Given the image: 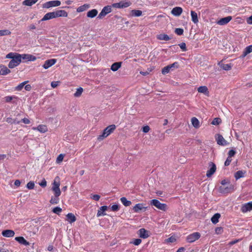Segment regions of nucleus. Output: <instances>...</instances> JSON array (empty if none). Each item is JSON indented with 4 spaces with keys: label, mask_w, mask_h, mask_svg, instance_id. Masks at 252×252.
Returning <instances> with one entry per match:
<instances>
[{
    "label": "nucleus",
    "mask_w": 252,
    "mask_h": 252,
    "mask_svg": "<svg viewBox=\"0 0 252 252\" xmlns=\"http://www.w3.org/2000/svg\"><path fill=\"white\" fill-rule=\"evenodd\" d=\"M116 126L115 125H111L107 126L104 130L102 134L98 136L97 139L98 140H102L111 134L116 129Z\"/></svg>",
    "instance_id": "nucleus-1"
},
{
    "label": "nucleus",
    "mask_w": 252,
    "mask_h": 252,
    "mask_svg": "<svg viewBox=\"0 0 252 252\" xmlns=\"http://www.w3.org/2000/svg\"><path fill=\"white\" fill-rule=\"evenodd\" d=\"M68 13L64 10H58L52 12H48V20L60 17H66Z\"/></svg>",
    "instance_id": "nucleus-2"
},
{
    "label": "nucleus",
    "mask_w": 252,
    "mask_h": 252,
    "mask_svg": "<svg viewBox=\"0 0 252 252\" xmlns=\"http://www.w3.org/2000/svg\"><path fill=\"white\" fill-rule=\"evenodd\" d=\"M61 184V179L59 176H56L52 184L51 190L53 192L61 193L60 186Z\"/></svg>",
    "instance_id": "nucleus-3"
},
{
    "label": "nucleus",
    "mask_w": 252,
    "mask_h": 252,
    "mask_svg": "<svg viewBox=\"0 0 252 252\" xmlns=\"http://www.w3.org/2000/svg\"><path fill=\"white\" fill-rule=\"evenodd\" d=\"M150 204L163 211H165L167 210V206L166 204L161 203L158 200L156 199L151 200Z\"/></svg>",
    "instance_id": "nucleus-4"
},
{
    "label": "nucleus",
    "mask_w": 252,
    "mask_h": 252,
    "mask_svg": "<svg viewBox=\"0 0 252 252\" xmlns=\"http://www.w3.org/2000/svg\"><path fill=\"white\" fill-rule=\"evenodd\" d=\"M16 55H17L9 62L8 65L9 68H13L18 66L21 63L20 58V54Z\"/></svg>",
    "instance_id": "nucleus-5"
},
{
    "label": "nucleus",
    "mask_w": 252,
    "mask_h": 252,
    "mask_svg": "<svg viewBox=\"0 0 252 252\" xmlns=\"http://www.w3.org/2000/svg\"><path fill=\"white\" fill-rule=\"evenodd\" d=\"M200 237V234L199 232H194L188 235L187 237V241L189 243H193L196 240L199 239Z\"/></svg>",
    "instance_id": "nucleus-6"
},
{
    "label": "nucleus",
    "mask_w": 252,
    "mask_h": 252,
    "mask_svg": "<svg viewBox=\"0 0 252 252\" xmlns=\"http://www.w3.org/2000/svg\"><path fill=\"white\" fill-rule=\"evenodd\" d=\"M112 11L111 6L110 5H107L104 6L100 13L99 14L97 18L102 19L103 17L105 16L107 14L110 13Z\"/></svg>",
    "instance_id": "nucleus-7"
},
{
    "label": "nucleus",
    "mask_w": 252,
    "mask_h": 252,
    "mask_svg": "<svg viewBox=\"0 0 252 252\" xmlns=\"http://www.w3.org/2000/svg\"><path fill=\"white\" fill-rule=\"evenodd\" d=\"M216 140L217 141V144L221 146H226L229 144V143L227 142L224 138L223 137V136L220 134H217L216 136Z\"/></svg>",
    "instance_id": "nucleus-8"
},
{
    "label": "nucleus",
    "mask_w": 252,
    "mask_h": 252,
    "mask_svg": "<svg viewBox=\"0 0 252 252\" xmlns=\"http://www.w3.org/2000/svg\"><path fill=\"white\" fill-rule=\"evenodd\" d=\"M178 63L177 62H175L173 63L169 64L167 66L164 67L161 70V72L163 74H166L169 72V71L172 69V68L176 67H178Z\"/></svg>",
    "instance_id": "nucleus-9"
},
{
    "label": "nucleus",
    "mask_w": 252,
    "mask_h": 252,
    "mask_svg": "<svg viewBox=\"0 0 252 252\" xmlns=\"http://www.w3.org/2000/svg\"><path fill=\"white\" fill-rule=\"evenodd\" d=\"M131 4L129 1H122L118 3H115L113 4V6L118 8H123L127 7Z\"/></svg>",
    "instance_id": "nucleus-10"
},
{
    "label": "nucleus",
    "mask_w": 252,
    "mask_h": 252,
    "mask_svg": "<svg viewBox=\"0 0 252 252\" xmlns=\"http://www.w3.org/2000/svg\"><path fill=\"white\" fill-rule=\"evenodd\" d=\"M234 190V186L231 184L228 185L227 187H220V191L221 193H226L232 192Z\"/></svg>",
    "instance_id": "nucleus-11"
},
{
    "label": "nucleus",
    "mask_w": 252,
    "mask_h": 252,
    "mask_svg": "<svg viewBox=\"0 0 252 252\" xmlns=\"http://www.w3.org/2000/svg\"><path fill=\"white\" fill-rule=\"evenodd\" d=\"M209 166H210L211 167L210 169L207 171L206 173V176L207 177H210L211 176H212V175L215 173L217 169L215 164L212 162H210L209 163Z\"/></svg>",
    "instance_id": "nucleus-12"
},
{
    "label": "nucleus",
    "mask_w": 252,
    "mask_h": 252,
    "mask_svg": "<svg viewBox=\"0 0 252 252\" xmlns=\"http://www.w3.org/2000/svg\"><path fill=\"white\" fill-rule=\"evenodd\" d=\"M20 60H26L27 61H34L36 60V57L30 54H20Z\"/></svg>",
    "instance_id": "nucleus-13"
},
{
    "label": "nucleus",
    "mask_w": 252,
    "mask_h": 252,
    "mask_svg": "<svg viewBox=\"0 0 252 252\" xmlns=\"http://www.w3.org/2000/svg\"><path fill=\"white\" fill-rule=\"evenodd\" d=\"M232 16H228L222 18H221L217 22V24L219 25H225L228 23L232 20Z\"/></svg>",
    "instance_id": "nucleus-14"
},
{
    "label": "nucleus",
    "mask_w": 252,
    "mask_h": 252,
    "mask_svg": "<svg viewBox=\"0 0 252 252\" xmlns=\"http://www.w3.org/2000/svg\"><path fill=\"white\" fill-rule=\"evenodd\" d=\"M251 210H252V202L243 204L241 208V211L243 213H246Z\"/></svg>",
    "instance_id": "nucleus-15"
},
{
    "label": "nucleus",
    "mask_w": 252,
    "mask_h": 252,
    "mask_svg": "<svg viewBox=\"0 0 252 252\" xmlns=\"http://www.w3.org/2000/svg\"><path fill=\"white\" fill-rule=\"evenodd\" d=\"M1 234L4 237L10 238L13 237L14 236L15 232L12 230L5 229L2 231Z\"/></svg>",
    "instance_id": "nucleus-16"
},
{
    "label": "nucleus",
    "mask_w": 252,
    "mask_h": 252,
    "mask_svg": "<svg viewBox=\"0 0 252 252\" xmlns=\"http://www.w3.org/2000/svg\"><path fill=\"white\" fill-rule=\"evenodd\" d=\"M54 195L51 197L50 202L52 204H57L59 202V196L61 195V193L53 192Z\"/></svg>",
    "instance_id": "nucleus-17"
},
{
    "label": "nucleus",
    "mask_w": 252,
    "mask_h": 252,
    "mask_svg": "<svg viewBox=\"0 0 252 252\" xmlns=\"http://www.w3.org/2000/svg\"><path fill=\"white\" fill-rule=\"evenodd\" d=\"M138 235L140 237L146 239L149 236V231L144 228H141L138 230Z\"/></svg>",
    "instance_id": "nucleus-18"
},
{
    "label": "nucleus",
    "mask_w": 252,
    "mask_h": 252,
    "mask_svg": "<svg viewBox=\"0 0 252 252\" xmlns=\"http://www.w3.org/2000/svg\"><path fill=\"white\" fill-rule=\"evenodd\" d=\"M10 72V70L6 66L2 64H0V75H6Z\"/></svg>",
    "instance_id": "nucleus-19"
},
{
    "label": "nucleus",
    "mask_w": 252,
    "mask_h": 252,
    "mask_svg": "<svg viewBox=\"0 0 252 252\" xmlns=\"http://www.w3.org/2000/svg\"><path fill=\"white\" fill-rule=\"evenodd\" d=\"M183 12V9L181 7H175L171 10V14L175 16H179Z\"/></svg>",
    "instance_id": "nucleus-20"
},
{
    "label": "nucleus",
    "mask_w": 252,
    "mask_h": 252,
    "mask_svg": "<svg viewBox=\"0 0 252 252\" xmlns=\"http://www.w3.org/2000/svg\"><path fill=\"white\" fill-rule=\"evenodd\" d=\"M15 240L20 244H22L25 246H28L30 245L29 242L27 241L23 236L16 237L15 238Z\"/></svg>",
    "instance_id": "nucleus-21"
},
{
    "label": "nucleus",
    "mask_w": 252,
    "mask_h": 252,
    "mask_svg": "<svg viewBox=\"0 0 252 252\" xmlns=\"http://www.w3.org/2000/svg\"><path fill=\"white\" fill-rule=\"evenodd\" d=\"M197 91L199 93H202L207 96H209V92L208 88L205 86H200L197 89Z\"/></svg>",
    "instance_id": "nucleus-22"
},
{
    "label": "nucleus",
    "mask_w": 252,
    "mask_h": 252,
    "mask_svg": "<svg viewBox=\"0 0 252 252\" xmlns=\"http://www.w3.org/2000/svg\"><path fill=\"white\" fill-rule=\"evenodd\" d=\"M107 208L108 207L106 206H103L100 207L97 213V217H99L100 216L106 215V214L104 213V212L107 210Z\"/></svg>",
    "instance_id": "nucleus-23"
},
{
    "label": "nucleus",
    "mask_w": 252,
    "mask_h": 252,
    "mask_svg": "<svg viewBox=\"0 0 252 252\" xmlns=\"http://www.w3.org/2000/svg\"><path fill=\"white\" fill-rule=\"evenodd\" d=\"M97 10L95 9H93L87 12V16L89 18H93L95 17L97 15Z\"/></svg>",
    "instance_id": "nucleus-24"
},
{
    "label": "nucleus",
    "mask_w": 252,
    "mask_h": 252,
    "mask_svg": "<svg viewBox=\"0 0 252 252\" xmlns=\"http://www.w3.org/2000/svg\"><path fill=\"white\" fill-rule=\"evenodd\" d=\"M66 220L70 223L75 222L76 220V218L74 215L71 213H68L66 215Z\"/></svg>",
    "instance_id": "nucleus-25"
},
{
    "label": "nucleus",
    "mask_w": 252,
    "mask_h": 252,
    "mask_svg": "<svg viewBox=\"0 0 252 252\" xmlns=\"http://www.w3.org/2000/svg\"><path fill=\"white\" fill-rule=\"evenodd\" d=\"M122 65V62H116L113 63L111 66V69L113 71H117Z\"/></svg>",
    "instance_id": "nucleus-26"
},
{
    "label": "nucleus",
    "mask_w": 252,
    "mask_h": 252,
    "mask_svg": "<svg viewBox=\"0 0 252 252\" xmlns=\"http://www.w3.org/2000/svg\"><path fill=\"white\" fill-rule=\"evenodd\" d=\"M61 1L58 0L48 1V8L58 6L61 5Z\"/></svg>",
    "instance_id": "nucleus-27"
},
{
    "label": "nucleus",
    "mask_w": 252,
    "mask_h": 252,
    "mask_svg": "<svg viewBox=\"0 0 252 252\" xmlns=\"http://www.w3.org/2000/svg\"><path fill=\"white\" fill-rule=\"evenodd\" d=\"M143 209H145V210L146 209V207H144L143 204L138 203V204H136L134 206L133 209L134 212H138L140 210H142Z\"/></svg>",
    "instance_id": "nucleus-28"
},
{
    "label": "nucleus",
    "mask_w": 252,
    "mask_h": 252,
    "mask_svg": "<svg viewBox=\"0 0 252 252\" xmlns=\"http://www.w3.org/2000/svg\"><path fill=\"white\" fill-rule=\"evenodd\" d=\"M157 39L160 40L168 41L170 39V38L167 34L161 33L157 35Z\"/></svg>",
    "instance_id": "nucleus-29"
},
{
    "label": "nucleus",
    "mask_w": 252,
    "mask_h": 252,
    "mask_svg": "<svg viewBox=\"0 0 252 252\" xmlns=\"http://www.w3.org/2000/svg\"><path fill=\"white\" fill-rule=\"evenodd\" d=\"M191 20L194 23L196 24L198 22V19L197 16V14L196 12H195L194 11L191 10Z\"/></svg>",
    "instance_id": "nucleus-30"
},
{
    "label": "nucleus",
    "mask_w": 252,
    "mask_h": 252,
    "mask_svg": "<svg viewBox=\"0 0 252 252\" xmlns=\"http://www.w3.org/2000/svg\"><path fill=\"white\" fill-rule=\"evenodd\" d=\"M33 129H37L42 133H44L47 131V127L45 125H39L37 127H33Z\"/></svg>",
    "instance_id": "nucleus-31"
},
{
    "label": "nucleus",
    "mask_w": 252,
    "mask_h": 252,
    "mask_svg": "<svg viewBox=\"0 0 252 252\" xmlns=\"http://www.w3.org/2000/svg\"><path fill=\"white\" fill-rule=\"evenodd\" d=\"M246 173V171L242 170H239L237 171L234 175V177L236 180H238L241 178L244 177V174Z\"/></svg>",
    "instance_id": "nucleus-32"
},
{
    "label": "nucleus",
    "mask_w": 252,
    "mask_h": 252,
    "mask_svg": "<svg viewBox=\"0 0 252 252\" xmlns=\"http://www.w3.org/2000/svg\"><path fill=\"white\" fill-rule=\"evenodd\" d=\"M90 4H84V5L78 7L77 8V11L78 12H83V11L86 10L87 9H88L90 7Z\"/></svg>",
    "instance_id": "nucleus-33"
},
{
    "label": "nucleus",
    "mask_w": 252,
    "mask_h": 252,
    "mask_svg": "<svg viewBox=\"0 0 252 252\" xmlns=\"http://www.w3.org/2000/svg\"><path fill=\"white\" fill-rule=\"evenodd\" d=\"M191 122L192 125L195 128H197L199 127V126H199V121L196 118H195V117L192 118L191 120Z\"/></svg>",
    "instance_id": "nucleus-34"
},
{
    "label": "nucleus",
    "mask_w": 252,
    "mask_h": 252,
    "mask_svg": "<svg viewBox=\"0 0 252 252\" xmlns=\"http://www.w3.org/2000/svg\"><path fill=\"white\" fill-rule=\"evenodd\" d=\"M38 0H25L23 2V4L26 6H32Z\"/></svg>",
    "instance_id": "nucleus-35"
},
{
    "label": "nucleus",
    "mask_w": 252,
    "mask_h": 252,
    "mask_svg": "<svg viewBox=\"0 0 252 252\" xmlns=\"http://www.w3.org/2000/svg\"><path fill=\"white\" fill-rule=\"evenodd\" d=\"M220 214H219V213L215 214L211 218L212 222L214 224L217 223V222H219V219L220 218Z\"/></svg>",
    "instance_id": "nucleus-36"
},
{
    "label": "nucleus",
    "mask_w": 252,
    "mask_h": 252,
    "mask_svg": "<svg viewBox=\"0 0 252 252\" xmlns=\"http://www.w3.org/2000/svg\"><path fill=\"white\" fill-rule=\"evenodd\" d=\"M120 200L125 206H129L131 204V201L127 200L125 197L121 198Z\"/></svg>",
    "instance_id": "nucleus-37"
},
{
    "label": "nucleus",
    "mask_w": 252,
    "mask_h": 252,
    "mask_svg": "<svg viewBox=\"0 0 252 252\" xmlns=\"http://www.w3.org/2000/svg\"><path fill=\"white\" fill-rule=\"evenodd\" d=\"M131 15L134 17H139L142 15V12L139 10H132L130 12Z\"/></svg>",
    "instance_id": "nucleus-38"
},
{
    "label": "nucleus",
    "mask_w": 252,
    "mask_h": 252,
    "mask_svg": "<svg viewBox=\"0 0 252 252\" xmlns=\"http://www.w3.org/2000/svg\"><path fill=\"white\" fill-rule=\"evenodd\" d=\"M28 81H24L21 83H20L19 85H18L17 87H15V90L16 91H21L22 89L23 88L24 86L28 82Z\"/></svg>",
    "instance_id": "nucleus-39"
},
{
    "label": "nucleus",
    "mask_w": 252,
    "mask_h": 252,
    "mask_svg": "<svg viewBox=\"0 0 252 252\" xmlns=\"http://www.w3.org/2000/svg\"><path fill=\"white\" fill-rule=\"evenodd\" d=\"M220 67L225 70H229L231 69V65L230 63L224 64L222 63L220 64Z\"/></svg>",
    "instance_id": "nucleus-40"
},
{
    "label": "nucleus",
    "mask_w": 252,
    "mask_h": 252,
    "mask_svg": "<svg viewBox=\"0 0 252 252\" xmlns=\"http://www.w3.org/2000/svg\"><path fill=\"white\" fill-rule=\"evenodd\" d=\"M83 92V88L81 87H80L77 89L76 92L74 94V96L75 97H79L82 94Z\"/></svg>",
    "instance_id": "nucleus-41"
},
{
    "label": "nucleus",
    "mask_w": 252,
    "mask_h": 252,
    "mask_svg": "<svg viewBox=\"0 0 252 252\" xmlns=\"http://www.w3.org/2000/svg\"><path fill=\"white\" fill-rule=\"evenodd\" d=\"M18 97L13 95V96H6L4 97V99L5 100V101L6 102H11L13 99H17Z\"/></svg>",
    "instance_id": "nucleus-42"
},
{
    "label": "nucleus",
    "mask_w": 252,
    "mask_h": 252,
    "mask_svg": "<svg viewBox=\"0 0 252 252\" xmlns=\"http://www.w3.org/2000/svg\"><path fill=\"white\" fill-rule=\"evenodd\" d=\"M11 32L8 30H3L0 31V36L3 35H8L11 34Z\"/></svg>",
    "instance_id": "nucleus-43"
},
{
    "label": "nucleus",
    "mask_w": 252,
    "mask_h": 252,
    "mask_svg": "<svg viewBox=\"0 0 252 252\" xmlns=\"http://www.w3.org/2000/svg\"><path fill=\"white\" fill-rule=\"evenodd\" d=\"M221 122V120L220 118H216L212 121L211 124L213 125H218Z\"/></svg>",
    "instance_id": "nucleus-44"
},
{
    "label": "nucleus",
    "mask_w": 252,
    "mask_h": 252,
    "mask_svg": "<svg viewBox=\"0 0 252 252\" xmlns=\"http://www.w3.org/2000/svg\"><path fill=\"white\" fill-rule=\"evenodd\" d=\"M142 242V240L140 239H135L132 241L130 242V244H133L135 246L140 245Z\"/></svg>",
    "instance_id": "nucleus-45"
},
{
    "label": "nucleus",
    "mask_w": 252,
    "mask_h": 252,
    "mask_svg": "<svg viewBox=\"0 0 252 252\" xmlns=\"http://www.w3.org/2000/svg\"><path fill=\"white\" fill-rule=\"evenodd\" d=\"M18 54L19 53L10 52L6 55L5 58L12 59L15 56L17 55L16 54Z\"/></svg>",
    "instance_id": "nucleus-46"
},
{
    "label": "nucleus",
    "mask_w": 252,
    "mask_h": 252,
    "mask_svg": "<svg viewBox=\"0 0 252 252\" xmlns=\"http://www.w3.org/2000/svg\"><path fill=\"white\" fill-rule=\"evenodd\" d=\"M26 187L29 189H32L34 187V183L33 181H30L27 184Z\"/></svg>",
    "instance_id": "nucleus-47"
},
{
    "label": "nucleus",
    "mask_w": 252,
    "mask_h": 252,
    "mask_svg": "<svg viewBox=\"0 0 252 252\" xmlns=\"http://www.w3.org/2000/svg\"><path fill=\"white\" fill-rule=\"evenodd\" d=\"M52 211L54 213L59 215L62 211V209L59 207H56L53 209Z\"/></svg>",
    "instance_id": "nucleus-48"
},
{
    "label": "nucleus",
    "mask_w": 252,
    "mask_h": 252,
    "mask_svg": "<svg viewBox=\"0 0 252 252\" xmlns=\"http://www.w3.org/2000/svg\"><path fill=\"white\" fill-rule=\"evenodd\" d=\"M175 32L178 35H181L184 33V30L182 28H176L175 30Z\"/></svg>",
    "instance_id": "nucleus-49"
},
{
    "label": "nucleus",
    "mask_w": 252,
    "mask_h": 252,
    "mask_svg": "<svg viewBox=\"0 0 252 252\" xmlns=\"http://www.w3.org/2000/svg\"><path fill=\"white\" fill-rule=\"evenodd\" d=\"M57 60L55 59L48 60V68L55 64Z\"/></svg>",
    "instance_id": "nucleus-50"
},
{
    "label": "nucleus",
    "mask_w": 252,
    "mask_h": 252,
    "mask_svg": "<svg viewBox=\"0 0 252 252\" xmlns=\"http://www.w3.org/2000/svg\"><path fill=\"white\" fill-rule=\"evenodd\" d=\"M63 158H64L63 155V154L59 155L57 158L56 162L58 163L61 162L63 160Z\"/></svg>",
    "instance_id": "nucleus-51"
},
{
    "label": "nucleus",
    "mask_w": 252,
    "mask_h": 252,
    "mask_svg": "<svg viewBox=\"0 0 252 252\" xmlns=\"http://www.w3.org/2000/svg\"><path fill=\"white\" fill-rule=\"evenodd\" d=\"M176 241V239L175 237L171 236L165 240L166 242L167 243H173Z\"/></svg>",
    "instance_id": "nucleus-52"
},
{
    "label": "nucleus",
    "mask_w": 252,
    "mask_h": 252,
    "mask_svg": "<svg viewBox=\"0 0 252 252\" xmlns=\"http://www.w3.org/2000/svg\"><path fill=\"white\" fill-rule=\"evenodd\" d=\"M236 153V152L234 150L231 149L229 150L228 153V157L229 158H232V157H234L235 156Z\"/></svg>",
    "instance_id": "nucleus-53"
},
{
    "label": "nucleus",
    "mask_w": 252,
    "mask_h": 252,
    "mask_svg": "<svg viewBox=\"0 0 252 252\" xmlns=\"http://www.w3.org/2000/svg\"><path fill=\"white\" fill-rule=\"evenodd\" d=\"M179 46L181 48V49L183 51H187V48H186V44L184 42H182L179 44Z\"/></svg>",
    "instance_id": "nucleus-54"
},
{
    "label": "nucleus",
    "mask_w": 252,
    "mask_h": 252,
    "mask_svg": "<svg viewBox=\"0 0 252 252\" xmlns=\"http://www.w3.org/2000/svg\"><path fill=\"white\" fill-rule=\"evenodd\" d=\"M119 208V206L117 204H114L111 206V210L114 212L118 211Z\"/></svg>",
    "instance_id": "nucleus-55"
},
{
    "label": "nucleus",
    "mask_w": 252,
    "mask_h": 252,
    "mask_svg": "<svg viewBox=\"0 0 252 252\" xmlns=\"http://www.w3.org/2000/svg\"><path fill=\"white\" fill-rule=\"evenodd\" d=\"M39 185L42 188H45L47 185V181L45 179H43L40 183Z\"/></svg>",
    "instance_id": "nucleus-56"
},
{
    "label": "nucleus",
    "mask_w": 252,
    "mask_h": 252,
    "mask_svg": "<svg viewBox=\"0 0 252 252\" xmlns=\"http://www.w3.org/2000/svg\"><path fill=\"white\" fill-rule=\"evenodd\" d=\"M60 83V81H53L51 83V85L53 88L57 87Z\"/></svg>",
    "instance_id": "nucleus-57"
},
{
    "label": "nucleus",
    "mask_w": 252,
    "mask_h": 252,
    "mask_svg": "<svg viewBox=\"0 0 252 252\" xmlns=\"http://www.w3.org/2000/svg\"><path fill=\"white\" fill-rule=\"evenodd\" d=\"M91 197L95 201H98L100 198V196L98 194H94L92 195Z\"/></svg>",
    "instance_id": "nucleus-58"
},
{
    "label": "nucleus",
    "mask_w": 252,
    "mask_h": 252,
    "mask_svg": "<svg viewBox=\"0 0 252 252\" xmlns=\"http://www.w3.org/2000/svg\"><path fill=\"white\" fill-rule=\"evenodd\" d=\"M231 161H232L231 158H229L228 157L226 160H225V161L224 162V165L226 166L229 165Z\"/></svg>",
    "instance_id": "nucleus-59"
},
{
    "label": "nucleus",
    "mask_w": 252,
    "mask_h": 252,
    "mask_svg": "<svg viewBox=\"0 0 252 252\" xmlns=\"http://www.w3.org/2000/svg\"><path fill=\"white\" fill-rule=\"evenodd\" d=\"M215 232L217 234H220L223 232V229L222 227H217L215 229Z\"/></svg>",
    "instance_id": "nucleus-60"
},
{
    "label": "nucleus",
    "mask_w": 252,
    "mask_h": 252,
    "mask_svg": "<svg viewBox=\"0 0 252 252\" xmlns=\"http://www.w3.org/2000/svg\"><path fill=\"white\" fill-rule=\"evenodd\" d=\"M150 129V128L149 126H144L142 127V130H143V132H144V133L148 132L149 131Z\"/></svg>",
    "instance_id": "nucleus-61"
},
{
    "label": "nucleus",
    "mask_w": 252,
    "mask_h": 252,
    "mask_svg": "<svg viewBox=\"0 0 252 252\" xmlns=\"http://www.w3.org/2000/svg\"><path fill=\"white\" fill-rule=\"evenodd\" d=\"M240 241V239H235L234 240L231 241L229 242L228 245H229L230 246H232V245L236 244L237 243L239 242Z\"/></svg>",
    "instance_id": "nucleus-62"
},
{
    "label": "nucleus",
    "mask_w": 252,
    "mask_h": 252,
    "mask_svg": "<svg viewBox=\"0 0 252 252\" xmlns=\"http://www.w3.org/2000/svg\"><path fill=\"white\" fill-rule=\"evenodd\" d=\"M245 49L247 51L248 54H250L252 52V45L246 47Z\"/></svg>",
    "instance_id": "nucleus-63"
},
{
    "label": "nucleus",
    "mask_w": 252,
    "mask_h": 252,
    "mask_svg": "<svg viewBox=\"0 0 252 252\" xmlns=\"http://www.w3.org/2000/svg\"><path fill=\"white\" fill-rule=\"evenodd\" d=\"M21 122H22L23 123H24L25 124H29L30 123V121L29 120V119H28L26 118H24V119H22L21 120Z\"/></svg>",
    "instance_id": "nucleus-64"
}]
</instances>
